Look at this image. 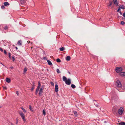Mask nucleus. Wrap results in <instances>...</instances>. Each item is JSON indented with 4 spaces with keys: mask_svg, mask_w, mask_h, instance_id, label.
<instances>
[{
    "mask_svg": "<svg viewBox=\"0 0 125 125\" xmlns=\"http://www.w3.org/2000/svg\"><path fill=\"white\" fill-rule=\"evenodd\" d=\"M116 85L118 88H121V91L119 90V89H117L118 90L119 92L123 91L124 89H125V87H124L122 86L121 83L119 80H117L116 81Z\"/></svg>",
    "mask_w": 125,
    "mask_h": 125,
    "instance_id": "obj_1",
    "label": "nucleus"
},
{
    "mask_svg": "<svg viewBox=\"0 0 125 125\" xmlns=\"http://www.w3.org/2000/svg\"><path fill=\"white\" fill-rule=\"evenodd\" d=\"M44 85H42L40 88L39 93V94L40 95H41L43 93V90L44 88Z\"/></svg>",
    "mask_w": 125,
    "mask_h": 125,
    "instance_id": "obj_2",
    "label": "nucleus"
},
{
    "mask_svg": "<svg viewBox=\"0 0 125 125\" xmlns=\"http://www.w3.org/2000/svg\"><path fill=\"white\" fill-rule=\"evenodd\" d=\"M122 68L121 67H116L115 69V71L117 73H119L122 71Z\"/></svg>",
    "mask_w": 125,
    "mask_h": 125,
    "instance_id": "obj_3",
    "label": "nucleus"
},
{
    "mask_svg": "<svg viewBox=\"0 0 125 125\" xmlns=\"http://www.w3.org/2000/svg\"><path fill=\"white\" fill-rule=\"evenodd\" d=\"M123 112V108L121 107L118 110V113L120 115H122Z\"/></svg>",
    "mask_w": 125,
    "mask_h": 125,
    "instance_id": "obj_4",
    "label": "nucleus"
},
{
    "mask_svg": "<svg viewBox=\"0 0 125 125\" xmlns=\"http://www.w3.org/2000/svg\"><path fill=\"white\" fill-rule=\"evenodd\" d=\"M65 82L66 84L69 85L71 83V80L70 79H68Z\"/></svg>",
    "mask_w": 125,
    "mask_h": 125,
    "instance_id": "obj_5",
    "label": "nucleus"
},
{
    "mask_svg": "<svg viewBox=\"0 0 125 125\" xmlns=\"http://www.w3.org/2000/svg\"><path fill=\"white\" fill-rule=\"evenodd\" d=\"M119 75L121 76H125V72H121L120 73Z\"/></svg>",
    "mask_w": 125,
    "mask_h": 125,
    "instance_id": "obj_6",
    "label": "nucleus"
},
{
    "mask_svg": "<svg viewBox=\"0 0 125 125\" xmlns=\"http://www.w3.org/2000/svg\"><path fill=\"white\" fill-rule=\"evenodd\" d=\"M58 91V86L57 84L55 85V92H57Z\"/></svg>",
    "mask_w": 125,
    "mask_h": 125,
    "instance_id": "obj_7",
    "label": "nucleus"
},
{
    "mask_svg": "<svg viewBox=\"0 0 125 125\" xmlns=\"http://www.w3.org/2000/svg\"><path fill=\"white\" fill-rule=\"evenodd\" d=\"M113 2L114 4H115L116 6H118V3L117 0H113Z\"/></svg>",
    "mask_w": 125,
    "mask_h": 125,
    "instance_id": "obj_8",
    "label": "nucleus"
},
{
    "mask_svg": "<svg viewBox=\"0 0 125 125\" xmlns=\"http://www.w3.org/2000/svg\"><path fill=\"white\" fill-rule=\"evenodd\" d=\"M19 113L21 117L25 116V115L22 112H19Z\"/></svg>",
    "mask_w": 125,
    "mask_h": 125,
    "instance_id": "obj_9",
    "label": "nucleus"
},
{
    "mask_svg": "<svg viewBox=\"0 0 125 125\" xmlns=\"http://www.w3.org/2000/svg\"><path fill=\"white\" fill-rule=\"evenodd\" d=\"M38 85L37 87V88L39 89L41 86V84L40 83V81H39L38 82Z\"/></svg>",
    "mask_w": 125,
    "mask_h": 125,
    "instance_id": "obj_10",
    "label": "nucleus"
},
{
    "mask_svg": "<svg viewBox=\"0 0 125 125\" xmlns=\"http://www.w3.org/2000/svg\"><path fill=\"white\" fill-rule=\"evenodd\" d=\"M119 7L120 9H125V6H123V5H120Z\"/></svg>",
    "mask_w": 125,
    "mask_h": 125,
    "instance_id": "obj_11",
    "label": "nucleus"
},
{
    "mask_svg": "<svg viewBox=\"0 0 125 125\" xmlns=\"http://www.w3.org/2000/svg\"><path fill=\"white\" fill-rule=\"evenodd\" d=\"M4 4L5 6H6L10 5L9 3L7 2H5L4 3Z\"/></svg>",
    "mask_w": 125,
    "mask_h": 125,
    "instance_id": "obj_12",
    "label": "nucleus"
},
{
    "mask_svg": "<svg viewBox=\"0 0 125 125\" xmlns=\"http://www.w3.org/2000/svg\"><path fill=\"white\" fill-rule=\"evenodd\" d=\"M71 59L70 57L69 56H67L66 58V60L67 61H69Z\"/></svg>",
    "mask_w": 125,
    "mask_h": 125,
    "instance_id": "obj_13",
    "label": "nucleus"
},
{
    "mask_svg": "<svg viewBox=\"0 0 125 125\" xmlns=\"http://www.w3.org/2000/svg\"><path fill=\"white\" fill-rule=\"evenodd\" d=\"M6 81L8 83H10V78H7L6 79Z\"/></svg>",
    "mask_w": 125,
    "mask_h": 125,
    "instance_id": "obj_14",
    "label": "nucleus"
},
{
    "mask_svg": "<svg viewBox=\"0 0 125 125\" xmlns=\"http://www.w3.org/2000/svg\"><path fill=\"white\" fill-rule=\"evenodd\" d=\"M21 2L22 4H25L26 2V0H21Z\"/></svg>",
    "mask_w": 125,
    "mask_h": 125,
    "instance_id": "obj_15",
    "label": "nucleus"
},
{
    "mask_svg": "<svg viewBox=\"0 0 125 125\" xmlns=\"http://www.w3.org/2000/svg\"><path fill=\"white\" fill-rule=\"evenodd\" d=\"M47 62L49 65H52V64L50 61L49 60H48L47 61Z\"/></svg>",
    "mask_w": 125,
    "mask_h": 125,
    "instance_id": "obj_16",
    "label": "nucleus"
},
{
    "mask_svg": "<svg viewBox=\"0 0 125 125\" xmlns=\"http://www.w3.org/2000/svg\"><path fill=\"white\" fill-rule=\"evenodd\" d=\"M18 44L20 45H21L22 44L21 41V40H19L18 42Z\"/></svg>",
    "mask_w": 125,
    "mask_h": 125,
    "instance_id": "obj_17",
    "label": "nucleus"
},
{
    "mask_svg": "<svg viewBox=\"0 0 125 125\" xmlns=\"http://www.w3.org/2000/svg\"><path fill=\"white\" fill-rule=\"evenodd\" d=\"M62 78H63V81H64L65 82V81H66L67 80V79L66 78L65 76H63V77Z\"/></svg>",
    "mask_w": 125,
    "mask_h": 125,
    "instance_id": "obj_18",
    "label": "nucleus"
},
{
    "mask_svg": "<svg viewBox=\"0 0 125 125\" xmlns=\"http://www.w3.org/2000/svg\"><path fill=\"white\" fill-rule=\"evenodd\" d=\"M120 125H125V123L123 122H122L119 123Z\"/></svg>",
    "mask_w": 125,
    "mask_h": 125,
    "instance_id": "obj_19",
    "label": "nucleus"
},
{
    "mask_svg": "<svg viewBox=\"0 0 125 125\" xmlns=\"http://www.w3.org/2000/svg\"><path fill=\"white\" fill-rule=\"evenodd\" d=\"M71 86L72 88L73 89L75 88L76 87V86H75V85H74V84H72L71 85Z\"/></svg>",
    "mask_w": 125,
    "mask_h": 125,
    "instance_id": "obj_20",
    "label": "nucleus"
},
{
    "mask_svg": "<svg viewBox=\"0 0 125 125\" xmlns=\"http://www.w3.org/2000/svg\"><path fill=\"white\" fill-rule=\"evenodd\" d=\"M64 50V47H63L60 48V51H63V50Z\"/></svg>",
    "mask_w": 125,
    "mask_h": 125,
    "instance_id": "obj_21",
    "label": "nucleus"
},
{
    "mask_svg": "<svg viewBox=\"0 0 125 125\" xmlns=\"http://www.w3.org/2000/svg\"><path fill=\"white\" fill-rule=\"evenodd\" d=\"M42 112L43 115H46V113L45 112V110H43Z\"/></svg>",
    "mask_w": 125,
    "mask_h": 125,
    "instance_id": "obj_22",
    "label": "nucleus"
},
{
    "mask_svg": "<svg viewBox=\"0 0 125 125\" xmlns=\"http://www.w3.org/2000/svg\"><path fill=\"white\" fill-rule=\"evenodd\" d=\"M39 89L36 88V91H35V94L36 95H37V94L38 92V91H39Z\"/></svg>",
    "mask_w": 125,
    "mask_h": 125,
    "instance_id": "obj_23",
    "label": "nucleus"
},
{
    "mask_svg": "<svg viewBox=\"0 0 125 125\" xmlns=\"http://www.w3.org/2000/svg\"><path fill=\"white\" fill-rule=\"evenodd\" d=\"M61 61L60 60L59 58L57 59H56V62H60Z\"/></svg>",
    "mask_w": 125,
    "mask_h": 125,
    "instance_id": "obj_24",
    "label": "nucleus"
},
{
    "mask_svg": "<svg viewBox=\"0 0 125 125\" xmlns=\"http://www.w3.org/2000/svg\"><path fill=\"white\" fill-rule=\"evenodd\" d=\"M57 73H61V72L59 71L58 69H57L56 70Z\"/></svg>",
    "mask_w": 125,
    "mask_h": 125,
    "instance_id": "obj_25",
    "label": "nucleus"
},
{
    "mask_svg": "<svg viewBox=\"0 0 125 125\" xmlns=\"http://www.w3.org/2000/svg\"><path fill=\"white\" fill-rule=\"evenodd\" d=\"M74 113L75 115L76 116L77 115V113L76 111H74L73 112Z\"/></svg>",
    "mask_w": 125,
    "mask_h": 125,
    "instance_id": "obj_26",
    "label": "nucleus"
},
{
    "mask_svg": "<svg viewBox=\"0 0 125 125\" xmlns=\"http://www.w3.org/2000/svg\"><path fill=\"white\" fill-rule=\"evenodd\" d=\"M29 108L30 109L31 111H33V110H32V109L31 107V105H29Z\"/></svg>",
    "mask_w": 125,
    "mask_h": 125,
    "instance_id": "obj_27",
    "label": "nucleus"
},
{
    "mask_svg": "<svg viewBox=\"0 0 125 125\" xmlns=\"http://www.w3.org/2000/svg\"><path fill=\"white\" fill-rule=\"evenodd\" d=\"M21 108L23 111V112L25 113H26V110L23 107H21Z\"/></svg>",
    "mask_w": 125,
    "mask_h": 125,
    "instance_id": "obj_28",
    "label": "nucleus"
},
{
    "mask_svg": "<svg viewBox=\"0 0 125 125\" xmlns=\"http://www.w3.org/2000/svg\"><path fill=\"white\" fill-rule=\"evenodd\" d=\"M4 28L5 30H7L8 29V26H5L4 27Z\"/></svg>",
    "mask_w": 125,
    "mask_h": 125,
    "instance_id": "obj_29",
    "label": "nucleus"
},
{
    "mask_svg": "<svg viewBox=\"0 0 125 125\" xmlns=\"http://www.w3.org/2000/svg\"><path fill=\"white\" fill-rule=\"evenodd\" d=\"M50 84L52 86H54V84L52 82H50Z\"/></svg>",
    "mask_w": 125,
    "mask_h": 125,
    "instance_id": "obj_30",
    "label": "nucleus"
},
{
    "mask_svg": "<svg viewBox=\"0 0 125 125\" xmlns=\"http://www.w3.org/2000/svg\"><path fill=\"white\" fill-rule=\"evenodd\" d=\"M43 59L44 60H46L47 59V58L46 57H43Z\"/></svg>",
    "mask_w": 125,
    "mask_h": 125,
    "instance_id": "obj_31",
    "label": "nucleus"
},
{
    "mask_svg": "<svg viewBox=\"0 0 125 125\" xmlns=\"http://www.w3.org/2000/svg\"><path fill=\"white\" fill-rule=\"evenodd\" d=\"M27 71V68H25L24 71V73H25L26 72V71Z\"/></svg>",
    "mask_w": 125,
    "mask_h": 125,
    "instance_id": "obj_32",
    "label": "nucleus"
},
{
    "mask_svg": "<svg viewBox=\"0 0 125 125\" xmlns=\"http://www.w3.org/2000/svg\"><path fill=\"white\" fill-rule=\"evenodd\" d=\"M112 4V2H110V4L109 5H108V6H111Z\"/></svg>",
    "mask_w": 125,
    "mask_h": 125,
    "instance_id": "obj_33",
    "label": "nucleus"
},
{
    "mask_svg": "<svg viewBox=\"0 0 125 125\" xmlns=\"http://www.w3.org/2000/svg\"><path fill=\"white\" fill-rule=\"evenodd\" d=\"M125 24L124 22L123 21H121V24L122 25H124Z\"/></svg>",
    "mask_w": 125,
    "mask_h": 125,
    "instance_id": "obj_34",
    "label": "nucleus"
},
{
    "mask_svg": "<svg viewBox=\"0 0 125 125\" xmlns=\"http://www.w3.org/2000/svg\"><path fill=\"white\" fill-rule=\"evenodd\" d=\"M1 8L2 9H4L5 8V7L3 5L1 6Z\"/></svg>",
    "mask_w": 125,
    "mask_h": 125,
    "instance_id": "obj_35",
    "label": "nucleus"
},
{
    "mask_svg": "<svg viewBox=\"0 0 125 125\" xmlns=\"http://www.w3.org/2000/svg\"><path fill=\"white\" fill-rule=\"evenodd\" d=\"M34 86H32V87L31 89V91H32L34 89Z\"/></svg>",
    "mask_w": 125,
    "mask_h": 125,
    "instance_id": "obj_36",
    "label": "nucleus"
},
{
    "mask_svg": "<svg viewBox=\"0 0 125 125\" xmlns=\"http://www.w3.org/2000/svg\"><path fill=\"white\" fill-rule=\"evenodd\" d=\"M9 57L10 58H11V54L10 53H9Z\"/></svg>",
    "mask_w": 125,
    "mask_h": 125,
    "instance_id": "obj_37",
    "label": "nucleus"
},
{
    "mask_svg": "<svg viewBox=\"0 0 125 125\" xmlns=\"http://www.w3.org/2000/svg\"><path fill=\"white\" fill-rule=\"evenodd\" d=\"M16 94H17V95H18V96L19 95V92L18 91H17L16 92Z\"/></svg>",
    "mask_w": 125,
    "mask_h": 125,
    "instance_id": "obj_38",
    "label": "nucleus"
},
{
    "mask_svg": "<svg viewBox=\"0 0 125 125\" xmlns=\"http://www.w3.org/2000/svg\"><path fill=\"white\" fill-rule=\"evenodd\" d=\"M12 58L13 61H14L15 60V58H14L13 56L12 57Z\"/></svg>",
    "mask_w": 125,
    "mask_h": 125,
    "instance_id": "obj_39",
    "label": "nucleus"
},
{
    "mask_svg": "<svg viewBox=\"0 0 125 125\" xmlns=\"http://www.w3.org/2000/svg\"><path fill=\"white\" fill-rule=\"evenodd\" d=\"M120 8H119L118 9V10H117V12H119L120 11Z\"/></svg>",
    "mask_w": 125,
    "mask_h": 125,
    "instance_id": "obj_40",
    "label": "nucleus"
},
{
    "mask_svg": "<svg viewBox=\"0 0 125 125\" xmlns=\"http://www.w3.org/2000/svg\"><path fill=\"white\" fill-rule=\"evenodd\" d=\"M4 52L5 54H7L6 51V50H4Z\"/></svg>",
    "mask_w": 125,
    "mask_h": 125,
    "instance_id": "obj_41",
    "label": "nucleus"
},
{
    "mask_svg": "<svg viewBox=\"0 0 125 125\" xmlns=\"http://www.w3.org/2000/svg\"><path fill=\"white\" fill-rule=\"evenodd\" d=\"M123 16L125 18V12L123 13Z\"/></svg>",
    "mask_w": 125,
    "mask_h": 125,
    "instance_id": "obj_42",
    "label": "nucleus"
},
{
    "mask_svg": "<svg viewBox=\"0 0 125 125\" xmlns=\"http://www.w3.org/2000/svg\"><path fill=\"white\" fill-rule=\"evenodd\" d=\"M104 97H106L108 99V100H110V99H109V98H108V97H107V96H106V95H104Z\"/></svg>",
    "mask_w": 125,
    "mask_h": 125,
    "instance_id": "obj_43",
    "label": "nucleus"
},
{
    "mask_svg": "<svg viewBox=\"0 0 125 125\" xmlns=\"http://www.w3.org/2000/svg\"><path fill=\"white\" fill-rule=\"evenodd\" d=\"M23 121H24V123H25L26 122V119H23Z\"/></svg>",
    "mask_w": 125,
    "mask_h": 125,
    "instance_id": "obj_44",
    "label": "nucleus"
},
{
    "mask_svg": "<svg viewBox=\"0 0 125 125\" xmlns=\"http://www.w3.org/2000/svg\"><path fill=\"white\" fill-rule=\"evenodd\" d=\"M3 89H5V90H7V88L6 87H3Z\"/></svg>",
    "mask_w": 125,
    "mask_h": 125,
    "instance_id": "obj_45",
    "label": "nucleus"
},
{
    "mask_svg": "<svg viewBox=\"0 0 125 125\" xmlns=\"http://www.w3.org/2000/svg\"><path fill=\"white\" fill-rule=\"evenodd\" d=\"M0 50L1 52H3V49L2 48H0Z\"/></svg>",
    "mask_w": 125,
    "mask_h": 125,
    "instance_id": "obj_46",
    "label": "nucleus"
},
{
    "mask_svg": "<svg viewBox=\"0 0 125 125\" xmlns=\"http://www.w3.org/2000/svg\"><path fill=\"white\" fill-rule=\"evenodd\" d=\"M119 12V13H120V14H121V15H122V13L121 12V11H120Z\"/></svg>",
    "mask_w": 125,
    "mask_h": 125,
    "instance_id": "obj_47",
    "label": "nucleus"
},
{
    "mask_svg": "<svg viewBox=\"0 0 125 125\" xmlns=\"http://www.w3.org/2000/svg\"><path fill=\"white\" fill-rule=\"evenodd\" d=\"M18 121L17 119V122H16V124H18Z\"/></svg>",
    "mask_w": 125,
    "mask_h": 125,
    "instance_id": "obj_48",
    "label": "nucleus"
},
{
    "mask_svg": "<svg viewBox=\"0 0 125 125\" xmlns=\"http://www.w3.org/2000/svg\"><path fill=\"white\" fill-rule=\"evenodd\" d=\"M96 106L97 107H99V105H98V104H96Z\"/></svg>",
    "mask_w": 125,
    "mask_h": 125,
    "instance_id": "obj_49",
    "label": "nucleus"
},
{
    "mask_svg": "<svg viewBox=\"0 0 125 125\" xmlns=\"http://www.w3.org/2000/svg\"><path fill=\"white\" fill-rule=\"evenodd\" d=\"M21 118L22 119L23 118H25V116H23V117H21Z\"/></svg>",
    "mask_w": 125,
    "mask_h": 125,
    "instance_id": "obj_50",
    "label": "nucleus"
},
{
    "mask_svg": "<svg viewBox=\"0 0 125 125\" xmlns=\"http://www.w3.org/2000/svg\"><path fill=\"white\" fill-rule=\"evenodd\" d=\"M15 48L17 50L18 49V48H17V47H15Z\"/></svg>",
    "mask_w": 125,
    "mask_h": 125,
    "instance_id": "obj_51",
    "label": "nucleus"
},
{
    "mask_svg": "<svg viewBox=\"0 0 125 125\" xmlns=\"http://www.w3.org/2000/svg\"><path fill=\"white\" fill-rule=\"evenodd\" d=\"M10 123L11 125H14L12 123Z\"/></svg>",
    "mask_w": 125,
    "mask_h": 125,
    "instance_id": "obj_52",
    "label": "nucleus"
},
{
    "mask_svg": "<svg viewBox=\"0 0 125 125\" xmlns=\"http://www.w3.org/2000/svg\"><path fill=\"white\" fill-rule=\"evenodd\" d=\"M10 68H11V69H12L13 68V67H10Z\"/></svg>",
    "mask_w": 125,
    "mask_h": 125,
    "instance_id": "obj_53",
    "label": "nucleus"
},
{
    "mask_svg": "<svg viewBox=\"0 0 125 125\" xmlns=\"http://www.w3.org/2000/svg\"><path fill=\"white\" fill-rule=\"evenodd\" d=\"M32 83H33V85H34V83L33 82Z\"/></svg>",
    "mask_w": 125,
    "mask_h": 125,
    "instance_id": "obj_54",
    "label": "nucleus"
},
{
    "mask_svg": "<svg viewBox=\"0 0 125 125\" xmlns=\"http://www.w3.org/2000/svg\"><path fill=\"white\" fill-rule=\"evenodd\" d=\"M25 119V118H23L22 119L23 120V119Z\"/></svg>",
    "mask_w": 125,
    "mask_h": 125,
    "instance_id": "obj_55",
    "label": "nucleus"
},
{
    "mask_svg": "<svg viewBox=\"0 0 125 125\" xmlns=\"http://www.w3.org/2000/svg\"><path fill=\"white\" fill-rule=\"evenodd\" d=\"M43 53H44H44H45V52L44 51V52H43Z\"/></svg>",
    "mask_w": 125,
    "mask_h": 125,
    "instance_id": "obj_56",
    "label": "nucleus"
},
{
    "mask_svg": "<svg viewBox=\"0 0 125 125\" xmlns=\"http://www.w3.org/2000/svg\"><path fill=\"white\" fill-rule=\"evenodd\" d=\"M104 123H106V121H104Z\"/></svg>",
    "mask_w": 125,
    "mask_h": 125,
    "instance_id": "obj_57",
    "label": "nucleus"
},
{
    "mask_svg": "<svg viewBox=\"0 0 125 125\" xmlns=\"http://www.w3.org/2000/svg\"><path fill=\"white\" fill-rule=\"evenodd\" d=\"M2 65H3V66H5L4 65H3V64H2Z\"/></svg>",
    "mask_w": 125,
    "mask_h": 125,
    "instance_id": "obj_58",
    "label": "nucleus"
},
{
    "mask_svg": "<svg viewBox=\"0 0 125 125\" xmlns=\"http://www.w3.org/2000/svg\"><path fill=\"white\" fill-rule=\"evenodd\" d=\"M1 63V64H2V63Z\"/></svg>",
    "mask_w": 125,
    "mask_h": 125,
    "instance_id": "obj_59",
    "label": "nucleus"
},
{
    "mask_svg": "<svg viewBox=\"0 0 125 125\" xmlns=\"http://www.w3.org/2000/svg\"><path fill=\"white\" fill-rule=\"evenodd\" d=\"M30 42H29V43H30Z\"/></svg>",
    "mask_w": 125,
    "mask_h": 125,
    "instance_id": "obj_60",
    "label": "nucleus"
}]
</instances>
